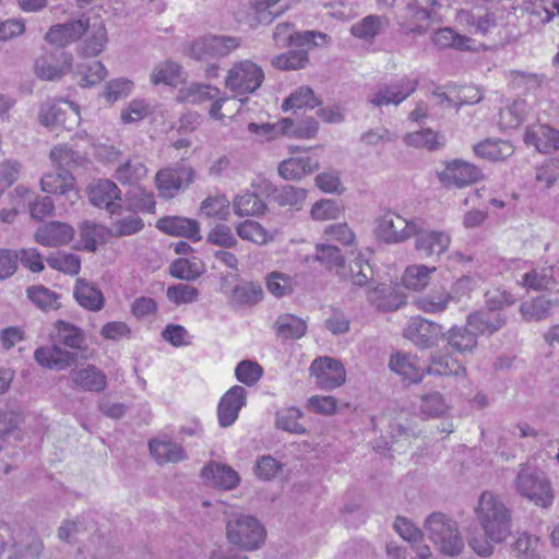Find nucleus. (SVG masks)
<instances>
[{
	"label": "nucleus",
	"instance_id": "38",
	"mask_svg": "<svg viewBox=\"0 0 559 559\" xmlns=\"http://www.w3.org/2000/svg\"><path fill=\"white\" fill-rule=\"evenodd\" d=\"M293 127V120L283 118L274 123L250 122L247 127L251 134H254L260 141H272L282 135H288L289 128Z\"/></svg>",
	"mask_w": 559,
	"mask_h": 559
},
{
	"label": "nucleus",
	"instance_id": "21",
	"mask_svg": "<svg viewBox=\"0 0 559 559\" xmlns=\"http://www.w3.org/2000/svg\"><path fill=\"white\" fill-rule=\"evenodd\" d=\"M55 330L56 341L60 346L72 352L76 350L81 359H88V355L84 354L87 349L86 336L81 328L64 320H57Z\"/></svg>",
	"mask_w": 559,
	"mask_h": 559
},
{
	"label": "nucleus",
	"instance_id": "35",
	"mask_svg": "<svg viewBox=\"0 0 559 559\" xmlns=\"http://www.w3.org/2000/svg\"><path fill=\"white\" fill-rule=\"evenodd\" d=\"M435 5H439V0H412L405 7L406 17L416 23L414 28H411V32H415L418 34H424L427 31V26H424L419 23L428 22L432 15V8Z\"/></svg>",
	"mask_w": 559,
	"mask_h": 559
},
{
	"label": "nucleus",
	"instance_id": "7",
	"mask_svg": "<svg viewBox=\"0 0 559 559\" xmlns=\"http://www.w3.org/2000/svg\"><path fill=\"white\" fill-rule=\"evenodd\" d=\"M419 222L420 218H405L396 212L388 211L377 218L374 233L385 243H402L414 237Z\"/></svg>",
	"mask_w": 559,
	"mask_h": 559
},
{
	"label": "nucleus",
	"instance_id": "50",
	"mask_svg": "<svg viewBox=\"0 0 559 559\" xmlns=\"http://www.w3.org/2000/svg\"><path fill=\"white\" fill-rule=\"evenodd\" d=\"M557 305V301L539 297L531 301L523 302L520 307V312L526 321H539L549 317L552 307Z\"/></svg>",
	"mask_w": 559,
	"mask_h": 559
},
{
	"label": "nucleus",
	"instance_id": "46",
	"mask_svg": "<svg viewBox=\"0 0 559 559\" xmlns=\"http://www.w3.org/2000/svg\"><path fill=\"white\" fill-rule=\"evenodd\" d=\"M74 73L80 78V85L82 87H90L98 84L107 76V70L105 66L97 60H90L79 63Z\"/></svg>",
	"mask_w": 559,
	"mask_h": 559
},
{
	"label": "nucleus",
	"instance_id": "29",
	"mask_svg": "<svg viewBox=\"0 0 559 559\" xmlns=\"http://www.w3.org/2000/svg\"><path fill=\"white\" fill-rule=\"evenodd\" d=\"M389 26V20L383 15L370 14L350 26V34L365 41L373 40Z\"/></svg>",
	"mask_w": 559,
	"mask_h": 559
},
{
	"label": "nucleus",
	"instance_id": "33",
	"mask_svg": "<svg viewBox=\"0 0 559 559\" xmlns=\"http://www.w3.org/2000/svg\"><path fill=\"white\" fill-rule=\"evenodd\" d=\"M318 162L310 156L292 157L278 165V174L285 180H299L318 168Z\"/></svg>",
	"mask_w": 559,
	"mask_h": 559
},
{
	"label": "nucleus",
	"instance_id": "60",
	"mask_svg": "<svg viewBox=\"0 0 559 559\" xmlns=\"http://www.w3.org/2000/svg\"><path fill=\"white\" fill-rule=\"evenodd\" d=\"M319 105L313 91L308 86H301L290 94L282 105L283 110L301 109L304 107L313 109Z\"/></svg>",
	"mask_w": 559,
	"mask_h": 559
},
{
	"label": "nucleus",
	"instance_id": "58",
	"mask_svg": "<svg viewBox=\"0 0 559 559\" xmlns=\"http://www.w3.org/2000/svg\"><path fill=\"white\" fill-rule=\"evenodd\" d=\"M265 204L255 194L246 192L234 200V212L238 216H253L263 213Z\"/></svg>",
	"mask_w": 559,
	"mask_h": 559
},
{
	"label": "nucleus",
	"instance_id": "44",
	"mask_svg": "<svg viewBox=\"0 0 559 559\" xmlns=\"http://www.w3.org/2000/svg\"><path fill=\"white\" fill-rule=\"evenodd\" d=\"M367 299L379 311H392L402 304L400 297L390 287L384 285L369 289L367 292Z\"/></svg>",
	"mask_w": 559,
	"mask_h": 559
},
{
	"label": "nucleus",
	"instance_id": "28",
	"mask_svg": "<svg viewBox=\"0 0 559 559\" xmlns=\"http://www.w3.org/2000/svg\"><path fill=\"white\" fill-rule=\"evenodd\" d=\"M85 21L86 16L83 15L79 20L53 25L46 34L47 41L59 47H64L78 40L84 35Z\"/></svg>",
	"mask_w": 559,
	"mask_h": 559
},
{
	"label": "nucleus",
	"instance_id": "11",
	"mask_svg": "<svg viewBox=\"0 0 559 559\" xmlns=\"http://www.w3.org/2000/svg\"><path fill=\"white\" fill-rule=\"evenodd\" d=\"M310 373L322 390H333L345 383L346 372L343 364L331 357H320L312 361Z\"/></svg>",
	"mask_w": 559,
	"mask_h": 559
},
{
	"label": "nucleus",
	"instance_id": "55",
	"mask_svg": "<svg viewBox=\"0 0 559 559\" xmlns=\"http://www.w3.org/2000/svg\"><path fill=\"white\" fill-rule=\"evenodd\" d=\"M304 413L297 407H288L276 413V427L287 432L305 435L306 428L299 423Z\"/></svg>",
	"mask_w": 559,
	"mask_h": 559
},
{
	"label": "nucleus",
	"instance_id": "45",
	"mask_svg": "<svg viewBox=\"0 0 559 559\" xmlns=\"http://www.w3.org/2000/svg\"><path fill=\"white\" fill-rule=\"evenodd\" d=\"M389 367L404 380L413 383L421 381L424 376V371L416 367L413 357L406 354L397 353L391 356Z\"/></svg>",
	"mask_w": 559,
	"mask_h": 559
},
{
	"label": "nucleus",
	"instance_id": "59",
	"mask_svg": "<svg viewBox=\"0 0 559 559\" xmlns=\"http://www.w3.org/2000/svg\"><path fill=\"white\" fill-rule=\"evenodd\" d=\"M542 543L538 536L521 533L513 544V550L519 559H535L540 551Z\"/></svg>",
	"mask_w": 559,
	"mask_h": 559
},
{
	"label": "nucleus",
	"instance_id": "30",
	"mask_svg": "<svg viewBox=\"0 0 559 559\" xmlns=\"http://www.w3.org/2000/svg\"><path fill=\"white\" fill-rule=\"evenodd\" d=\"M426 372L433 376H464L466 371L463 365L445 349L436 352L431 356Z\"/></svg>",
	"mask_w": 559,
	"mask_h": 559
},
{
	"label": "nucleus",
	"instance_id": "20",
	"mask_svg": "<svg viewBox=\"0 0 559 559\" xmlns=\"http://www.w3.org/2000/svg\"><path fill=\"white\" fill-rule=\"evenodd\" d=\"M404 335L418 347L430 348L443 333L438 323L417 317L409 321Z\"/></svg>",
	"mask_w": 559,
	"mask_h": 559
},
{
	"label": "nucleus",
	"instance_id": "31",
	"mask_svg": "<svg viewBox=\"0 0 559 559\" xmlns=\"http://www.w3.org/2000/svg\"><path fill=\"white\" fill-rule=\"evenodd\" d=\"M507 323V318L499 312H475L467 317V326L475 334L491 335Z\"/></svg>",
	"mask_w": 559,
	"mask_h": 559
},
{
	"label": "nucleus",
	"instance_id": "8",
	"mask_svg": "<svg viewBox=\"0 0 559 559\" xmlns=\"http://www.w3.org/2000/svg\"><path fill=\"white\" fill-rule=\"evenodd\" d=\"M80 120L79 105L64 98L46 100L39 109V121L45 127L72 130L79 126Z\"/></svg>",
	"mask_w": 559,
	"mask_h": 559
},
{
	"label": "nucleus",
	"instance_id": "39",
	"mask_svg": "<svg viewBox=\"0 0 559 559\" xmlns=\"http://www.w3.org/2000/svg\"><path fill=\"white\" fill-rule=\"evenodd\" d=\"M431 40L440 49L454 48L459 50L473 49L474 40L468 36L457 34L451 27H443L433 33Z\"/></svg>",
	"mask_w": 559,
	"mask_h": 559
},
{
	"label": "nucleus",
	"instance_id": "17",
	"mask_svg": "<svg viewBox=\"0 0 559 559\" xmlns=\"http://www.w3.org/2000/svg\"><path fill=\"white\" fill-rule=\"evenodd\" d=\"M84 34L86 37L81 48V55L96 57L102 53L108 43V36L105 22L98 14L86 16Z\"/></svg>",
	"mask_w": 559,
	"mask_h": 559
},
{
	"label": "nucleus",
	"instance_id": "51",
	"mask_svg": "<svg viewBox=\"0 0 559 559\" xmlns=\"http://www.w3.org/2000/svg\"><path fill=\"white\" fill-rule=\"evenodd\" d=\"M181 67L171 60L157 63L151 73V82L154 85H176L180 80Z\"/></svg>",
	"mask_w": 559,
	"mask_h": 559
},
{
	"label": "nucleus",
	"instance_id": "62",
	"mask_svg": "<svg viewBox=\"0 0 559 559\" xmlns=\"http://www.w3.org/2000/svg\"><path fill=\"white\" fill-rule=\"evenodd\" d=\"M27 297L41 310L47 311L58 308V295L44 286L28 287Z\"/></svg>",
	"mask_w": 559,
	"mask_h": 559
},
{
	"label": "nucleus",
	"instance_id": "47",
	"mask_svg": "<svg viewBox=\"0 0 559 559\" xmlns=\"http://www.w3.org/2000/svg\"><path fill=\"white\" fill-rule=\"evenodd\" d=\"M456 297L452 293H448L445 289L436 290L428 295L420 296L416 299L415 305L419 310L427 313H440L443 312L451 300Z\"/></svg>",
	"mask_w": 559,
	"mask_h": 559
},
{
	"label": "nucleus",
	"instance_id": "43",
	"mask_svg": "<svg viewBox=\"0 0 559 559\" xmlns=\"http://www.w3.org/2000/svg\"><path fill=\"white\" fill-rule=\"evenodd\" d=\"M74 177L69 170L47 173L41 177L40 187L44 192L66 194L73 189Z\"/></svg>",
	"mask_w": 559,
	"mask_h": 559
},
{
	"label": "nucleus",
	"instance_id": "48",
	"mask_svg": "<svg viewBox=\"0 0 559 559\" xmlns=\"http://www.w3.org/2000/svg\"><path fill=\"white\" fill-rule=\"evenodd\" d=\"M436 266H427L425 264H414L406 267L403 275V284L406 288L413 290L424 289L429 281L430 275L436 272Z\"/></svg>",
	"mask_w": 559,
	"mask_h": 559
},
{
	"label": "nucleus",
	"instance_id": "19",
	"mask_svg": "<svg viewBox=\"0 0 559 559\" xmlns=\"http://www.w3.org/2000/svg\"><path fill=\"white\" fill-rule=\"evenodd\" d=\"M247 403V390L233 385L224 393L217 406V420L221 427L231 426L238 418L240 409Z\"/></svg>",
	"mask_w": 559,
	"mask_h": 559
},
{
	"label": "nucleus",
	"instance_id": "3",
	"mask_svg": "<svg viewBox=\"0 0 559 559\" xmlns=\"http://www.w3.org/2000/svg\"><path fill=\"white\" fill-rule=\"evenodd\" d=\"M44 550V542L33 527L0 523V557L8 551V559H39Z\"/></svg>",
	"mask_w": 559,
	"mask_h": 559
},
{
	"label": "nucleus",
	"instance_id": "54",
	"mask_svg": "<svg viewBox=\"0 0 559 559\" xmlns=\"http://www.w3.org/2000/svg\"><path fill=\"white\" fill-rule=\"evenodd\" d=\"M230 202L224 194L210 195L202 201L200 211L206 217L226 221L229 216Z\"/></svg>",
	"mask_w": 559,
	"mask_h": 559
},
{
	"label": "nucleus",
	"instance_id": "24",
	"mask_svg": "<svg viewBox=\"0 0 559 559\" xmlns=\"http://www.w3.org/2000/svg\"><path fill=\"white\" fill-rule=\"evenodd\" d=\"M88 199L93 205L105 207L110 214H114L120 207L117 201H120L121 192L114 181L102 179L91 186Z\"/></svg>",
	"mask_w": 559,
	"mask_h": 559
},
{
	"label": "nucleus",
	"instance_id": "12",
	"mask_svg": "<svg viewBox=\"0 0 559 559\" xmlns=\"http://www.w3.org/2000/svg\"><path fill=\"white\" fill-rule=\"evenodd\" d=\"M417 86L418 79L404 76L396 82L380 86L368 100L376 107L399 105L412 95Z\"/></svg>",
	"mask_w": 559,
	"mask_h": 559
},
{
	"label": "nucleus",
	"instance_id": "37",
	"mask_svg": "<svg viewBox=\"0 0 559 559\" xmlns=\"http://www.w3.org/2000/svg\"><path fill=\"white\" fill-rule=\"evenodd\" d=\"M73 294L79 305L90 311H98L104 306L102 292L83 278L76 281Z\"/></svg>",
	"mask_w": 559,
	"mask_h": 559
},
{
	"label": "nucleus",
	"instance_id": "32",
	"mask_svg": "<svg viewBox=\"0 0 559 559\" xmlns=\"http://www.w3.org/2000/svg\"><path fill=\"white\" fill-rule=\"evenodd\" d=\"M474 152L477 156L491 160L500 162L510 157L514 153V147L511 142L499 139H487L474 146Z\"/></svg>",
	"mask_w": 559,
	"mask_h": 559
},
{
	"label": "nucleus",
	"instance_id": "36",
	"mask_svg": "<svg viewBox=\"0 0 559 559\" xmlns=\"http://www.w3.org/2000/svg\"><path fill=\"white\" fill-rule=\"evenodd\" d=\"M403 141L407 146L428 151L440 150L445 143L444 136L430 128L408 132L403 136Z\"/></svg>",
	"mask_w": 559,
	"mask_h": 559
},
{
	"label": "nucleus",
	"instance_id": "53",
	"mask_svg": "<svg viewBox=\"0 0 559 559\" xmlns=\"http://www.w3.org/2000/svg\"><path fill=\"white\" fill-rule=\"evenodd\" d=\"M236 231L241 239L251 241L257 245H265L273 240V235H271L258 222L251 219H247L238 224Z\"/></svg>",
	"mask_w": 559,
	"mask_h": 559
},
{
	"label": "nucleus",
	"instance_id": "52",
	"mask_svg": "<svg viewBox=\"0 0 559 559\" xmlns=\"http://www.w3.org/2000/svg\"><path fill=\"white\" fill-rule=\"evenodd\" d=\"M528 10L531 23L544 25L559 15V0H535Z\"/></svg>",
	"mask_w": 559,
	"mask_h": 559
},
{
	"label": "nucleus",
	"instance_id": "16",
	"mask_svg": "<svg viewBox=\"0 0 559 559\" xmlns=\"http://www.w3.org/2000/svg\"><path fill=\"white\" fill-rule=\"evenodd\" d=\"M203 481L211 487L234 490L240 484L239 473L227 464L211 461L200 472Z\"/></svg>",
	"mask_w": 559,
	"mask_h": 559
},
{
	"label": "nucleus",
	"instance_id": "34",
	"mask_svg": "<svg viewBox=\"0 0 559 559\" xmlns=\"http://www.w3.org/2000/svg\"><path fill=\"white\" fill-rule=\"evenodd\" d=\"M221 95L219 88L202 83H191L178 91L177 100L186 104H202Z\"/></svg>",
	"mask_w": 559,
	"mask_h": 559
},
{
	"label": "nucleus",
	"instance_id": "1",
	"mask_svg": "<svg viewBox=\"0 0 559 559\" xmlns=\"http://www.w3.org/2000/svg\"><path fill=\"white\" fill-rule=\"evenodd\" d=\"M476 520L492 543H502L512 533V511L491 491H484L475 508Z\"/></svg>",
	"mask_w": 559,
	"mask_h": 559
},
{
	"label": "nucleus",
	"instance_id": "61",
	"mask_svg": "<svg viewBox=\"0 0 559 559\" xmlns=\"http://www.w3.org/2000/svg\"><path fill=\"white\" fill-rule=\"evenodd\" d=\"M48 265L69 275H76L81 270V260L74 253L57 252L47 258Z\"/></svg>",
	"mask_w": 559,
	"mask_h": 559
},
{
	"label": "nucleus",
	"instance_id": "40",
	"mask_svg": "<svg viewBox=\"0 0 559 559\" xmlns=\"http://www.w3.org/2000/svg\"><path fill=\"white\" fill-rule=\"evenodd\" d=\"M443 337L448 345L457 353L472 352L477 346V336L468 326H453Z\"/></svg>",
	"mask_w": 559,
	"mask_h": 559
},
{
	"label": "nucleus",
	"instance_id": "64",
	"mask_svg": "<svg viewBox=\"0 0 559 559\" xmlns=\"http://www.w3.org/2000/svg\"><path fill=\"white\" fill-rule=\"evenodd\" d=\"M307 198V191L294 186H284L278 189L274 199L281 206H290L299 209Z\"/></svg>",
	"mask_w": 559,
	"mask_h": 559
},
{
	"label": "nucleus",
	"instance_id": "9",
	"mask_svg": "<svg viewBox=\"0 0 559 559\" xmlns=\"http://www.w3.org/2000/svg\"><path fill=\"white\" fill-rule=\"evenodd\" d=\"M239 45V39L233 36L201 37L190 44L188 55L198 61L209 62L228 56Z\"/></svg>",
	"mask_w": 559,
	"mask_h": 559
},
{
	"label": "nucleus",
	"instance_id": "41",
	"mask_svg": "<svg viewBox=\"0 0 559 559\" xmlns=\"http://www.w3.org/2000/svg\"><path fill=\"white\" fill-rule=\"evenodd\" d=\"M342 276L355 286H365L373 275L371 265L361 255L357 254L354 260L349 261L347 269L342 267Z\"/></svg>",
	"mask_w": 559,
	"mask_h": 559
},
{
	"label": "nucleus",
	"instance_id": "2",
	"mask_svg": "<svg viewBox=\"0 0 559 559\" xmlns=\"http://www.w3.org/2000/svg\"><path fill=\"white\" fill-rule=\"evenodd\" d=\"M224 516L226 539L233 547L255 551L264 545L266 531L255 516L240 510L225 511Z\"/></svg>",
	"mask_w": 559,
	"mask_h": 559
},
{
	"label": "nucleus",
	"instance_id": "27",
	"mask_svg": "<svg viewBox=\"0 0 559 559\" xmlns=\"http://www.w3.org/2000/svg\"><path fill=\"white\" fill-rule=\"evenodd\" d=\"M151 455L157 464L179 463L188 459L181 444L174 442L167 437L156 438L148 442Z\"/></svg>",
	"mask_w": 559,
	"mask_h": 559
},
{
	"label": "nucleus",
	"instance_id": "63",
	"mask_svg": "<svg viewBox=\"0 0 559 559\" xmlns=\"http://www.w3.org/2000/svg\"><path fill=\"white\" fill-rule=\"evenodd\" d=\"M282 0H251V7L262 23H270L282 14L286 5L281 4Z\"/></svg>",
	"mask_w": 559,
	"mask_h": 559
},
{
	"label": "nucleus",
	"instance_id": "56",
	"mask_svg": "<svg viewBox=\"0 0 559 559\" xmlns=\"http://www.w3.org/2000/svg\"><path fill=\"white\" fill-rule=\"evenodd\" d=\"M147 175L146 166L140 160H128L120 165L115 178L122 185H135Z\"/></svg>",
	"mask_w": 559,
	"mask_h": 559
},
{
	"label": "nucleus",
	"instance_id": "5",
	"mask_svg": "<svg viewBox=\"0 0 559 559\" xmlns=\"http://www.w3.org/2000/svg\"><path fill=\"white\" fill-rule=\"evenodd\" d=\"M515 491L535 506L547 509L554 502V490L544 472L527 464L519 467L514 479Z\"/></svg>",
	"mask_w": 559,
	"mask_h": 559
},
{
	"label": "nucleus",
	"instance_id": "18",
	"mask_svg": "<svg viewBox=\"0 0 559 559\" xmlns=\"http://www.w3.org/2000/svg\"><path fill=\"white\" fill-rule=\"evenodd\" d=\"M71 385L84 392L100 393L107 388L106 373L93 364L73 368L69 373Z\"/></svg>",
	"mask_w": 559,
	"mask_h": 559
},
{
	"label": "nucleus",
	"instance_id": "13",
	"mask_svg": "<svg viewBox=\"0 0 559 559\" xmlns=\"http://www.w3.org/2000/svg\"><path fill=\"white\" fill-rule=\"evenodd\" d=\"M415 237V250L423 258L439 259L441 254L448 251L451 243V236L444 230H430L424 228L420 219L419 228Z\"/></svg>",
	"mask_w": 559,
	"mask_h": 559
},
{
	"label": "nucleus",
	"instance_id": "42",
	"mask_svg": "<svg viewBox=\"0 0 559 559\" xmlns=\"http://www.w3.org/2000/svg\"><path fill=\"white\" fill-rule=\"evenodd\" d=\"M527 111L528 106L525 100H514L500 109L498 124L502 130L515 129L522 124Z\"/></svg>",
	"mask_w": 559,
	"mask_h": 559
},
{
	"label": "nucleus",
	"instance_id": "22",
	"mask_svg": "<svg viewBox=\"0 0 559 559\" xmlns=\"http://www.w3.org/2000/svg\"><path fill=\"white\" fill-rule=\"evenodd\" d=\"M156 227L170 236L185 237L192 241L201 240L200 224L197 219L183 216H165L157 221Z\"/></svg>",
	"mask_w": 559,
	"mask_h": 559
},
{
	"label": "nucleus",
	"instance_id": "6",
	"mask_svg": "<svg viewBox=\"0 0 559 559\" xmlns=\"http://www.w3.org/2000/svg\"><path fill=\"white\" fill-rule=\"evenodd\" d=\"M264 81V71L251 60L233 63L225 76V87L235 96L254 93Z\"/></svg>",
	"mask_w": 559,
	"mask_h": 559
},
{
	"label": "nucleus",
	"instance_id": "49",
	"mask_svg": "<svg viewBox=\"0 0 559 559\" xmlns=\"http://www.w3.org/2000/svg\"><path fill=\"white\" fill-rule=\"evenodd\" d=\"M274 328L277 335L284 338H300L307 330L304 320L289 313L280 316L274 323Z\"/></svg>",
	"mask_w": 559,
	"mask_h": 559
},
{
	"label": "nucleus",
	"instance_id": "4",
	"mask_svg": "<svg viewBox=\"0 0 559 559\" xmlns=\"http://www.w3.org/2000/svg\"><path fill=\"white\" fill-rule=\"evenodd\" d=\"M424 528L441 555L457 557L463 552L464 538L459 523L453 518L442 512H433L426 518Z\"/></svg>",
	"mask_w": 559,
	"mask_h": 559
},
{
	"label": "nucleus",
	"instance_id": "57",
	"mask_svg": "<svg viewBox=\"0 0 559 559\" xmlns=\"http://www.w3.org/2000/svg\"><path fill=\"white\" fill-rule=\"evenodd\" d=\"M267 290L275 297L290 295L295 290L296 281L288 274L274 271L265 280Z\"/></svg>",
	"mask_w": 559,
	"mask_h": 559
},
{
	"label": "nucleus",
	"instance_id": "26",
	"mask_svg": "<svg viewBox=\"0 0 559 559\" xmlns=\"http://www.w3.org/2000/svg\"><path fill=\"white\" fill-rule=\"evenodd\" d=\"M72 56L60 51L58 57H41L35 64L36 74L44 80H57L71 70Z\"/></svg>",
	"mask_w": 559,
	"mask_h": 559
},
{
	"label": "nucleus",
	"instance_id": "23",
	"mask_svg": "<svg viewBox=\"0 0 559 559\" xmlns=\"http://www.w3.org/2000/svg\"><path fill=\"white\" fill-rule=\"evenodd\" d=\"M74 237L72 226L61 222H49L39 226L34 235L37 243L45 247H59L69 243Z\"/></svg>",
	"mask_w": 559,
	"mask_h": 559
},
{
	"label": "nucleus",
	"instance_id": "25",
	"mask_svg": "<svg viewBox=\"0 0 559 559\" xmlns=\"http://www.w3.org/2000/svg\"><path fill=\"white\" fill-rule=\"evenodd\" d=\"M524 142L540 153H551L559 148V131L545 124L532 126L525 131Z\"/></svg>",
	"mask_w": 559,
	"mask_h": 559
},
{
	"label": "nucleus",
	"instance_id": "14",
	"mask_svg": "<svg viewBox=\"0 0 559 559\" xmlns=\"http://www.w3.org/2000/svg\"><path fill=\"white\" fill-rule=\"evenodd\" d=\"M438 178L444 187L463 188L480 180L483 173L471 163L455 159L448 163L445 168L438 173Z\"/></svg>",
	"mask_w": 559,
	"mask_h": 559
},
{
	"label": "nucleus",
	"instance_id": "10",
	"mask_svg": "<svg viewBox=\"0 0 559 559\" xmlns=\"http://www.w3.org/2000/svg\"><path fill=\"white\" fill-rule=\"evenodd\" d=\"M194 169L188 165L160 169L155 176L159 197L173 199L181 189L189 187L194 181Z\"/></svg>",
	"mask_w": 559,
	"mask_h": 559
},
{
	"label": "nucleus",
	"instance_id": "15",
	"mask_svg": "<svg viewBox=\"0 0 559 559\" xmlns=\"http://www.w3.org/2000/svg\"><path fill=\"white\" fill-rule=\"evenodd\" d=\"M34 359L44 368L63 371L78 361L79 353L63 348L57 343L36 348Z\"/></svg>",
	"mask_w": 559,
	"mask_h": 559
}]
</instances>
